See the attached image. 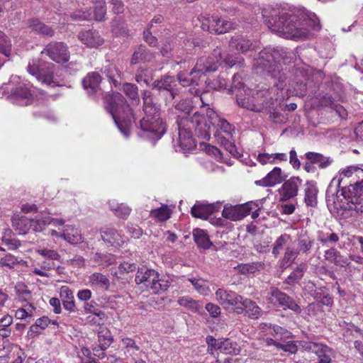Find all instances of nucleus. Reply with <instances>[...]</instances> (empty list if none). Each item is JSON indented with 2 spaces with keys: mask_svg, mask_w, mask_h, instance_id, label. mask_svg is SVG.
Instances as JSON below:
<instances>
[{
  "mask_svg": "<svg viewBox=\"0 0 363 363\" xmlns=\"http://www.w3.org/2000/svg\"><path fill=\"white\" fill-rule=\"evenodd\" d=\"M313 244V240L306 235H301L298 239V247L296 248L298 253L307 254L311 249Z\"/></svg>",
  "mask_w": 363,
  "mask_h": 363,
  "instance_id": "nucleus-44",
  "label": "nucleus"
},
{
  "mask_svg": "<svg viewBox=\"0 0 363 363\" xmlns=\"http://www.w3.org/2000/svg\"><path fill=\"white\" fill-rule=\"evenodd\" d=\"M324 257L326 260L340 267H350L351 262L348 257L341 255L335 248H330L325 252Z\"/></svg>",
  "mask_w": 363,
  "mask_h": 363,
  "instance_id": "nucleus-18",
  "label": "nucleus"
},
{
  "mask_svg": "<svg viewBox=\"0 0 363 363\" xmlns=\"http://www.w3.org/2000/svg\"><path fill=\"white\" fill-rule=\"evenodd\" d=\"M104 100L105 108L112 116L117 127L128 138L135 123V117L127 100L118 92L106 94Z\"/></svg>",
  "mask_w": 363,
  "mask_h": 363,
  "instance_id": "nucleus-3",
  "label": "nucleus"
},
{
  "mask_svg": "<svg viewBox=\"0 0 363 363\" xmlns=\"http://www.w3.org/2000/svg\"><path fill=\"white\" fill-rule=\"evenodd\" d=\"M38 253L51 260H58L60 257V255L55 250H52L43 249L38 250Z\"/></svg>",
  "mask_w": 363,
  "mask_h": 363,
  "instance_id": "nucleus-61",
  "label": "nucleus"
},
{
  "mask_svg": "<svg viewBox=\"0 0 363 363\" xmlns=\"http://www.w3.org/2000/svg\"><path fill=\"white\" fill-rule=\"evenodd\" d=\"M277 349L284 350L291 354H296L298 351V346L294 341H289L286 344L277 345Z\"/></svg>",
  "mask_w": 363,
  "mask_h": 363,
  "instance_id": "nucleus-59",
  "label": "nucleus"
},
{
  "mask_svg": "<svg viewBox=\"0 0 363 363\" xmlns=\"http://www.w3.org/2000/svg\"><path fill=\"white\" fill-rule=\"evenodd\" d=\"M122 90L128 99L135 104L140 103L138 87L133 83L125 82L123 84Z\"/></svg>",
  "mask_w": 363,
  "mask_h": 363,
  "instance_id": "nucleus-36",
  "label": "nucleus"
},
{
  "mask_svg": "<svg viewBox=\"0 0 363 363\" xmlns=\"http://www.w3.org/2000/svg\"><path fill=\"white\" fill-rule=\"evenodd\" d=\"M11 43L6 35L0 30V52L6 57L11 55Z\"/></svg>",
  "mask_w": 363,
  "mask_h": 363,
  "instance_id": "nucleus-47",
  "label": "nucleus"
},
{
  "mask_svg": "<svg viewBox=\"0 0 363 363\" xmlns=\"http://www.w3.org/2000/svg\"><path fill=\"white\" fill-rule=\"evenodd\" d=\"M177 302L180 306L188 308L189 309L194 312L197 311L199 309V306L198 303L191 298L180 297L178 299Z\"/></svg>",
  "mask_w": 363,
  "mask_h": 363,
  "instance_id": "nucleus-54",
  "label": "nucleus"
},
{
  "mask_svg": "<svg viewBox=\"0 0 363 363\" xmlns=\"http://www.w3.org/2000/svg\"><path fill=\"white\" fill-rule=\"evenodd\" d=\"M299 255L298 252L294 247L288 246L286 248L284 257L281 262V267L286 268L294 262Z\"/></svg>",
  "mask_w": 363,
  "mask_h": 363,
  "instance_id": "nucleus-41",
  "label": "nucleus"
},
{
  "mask_svg": "<svg viewBox=\"0 0 363 363\" xmlns=\"http://www.w3.org/2000/svg\"><path fill=\"white\" fill-rule=\"evenodd\" d=\"M128 231L131 235V237L135 239H138L143 234L142 229L137 225H128Z\"/></svg>",
  "mask_w": 363,
  "mask_h": 363,
  "instance_id": "nucleus-64",
  "label": "nucleus"
},
{
  "mask_svg": "<svg viewBox=\"0 0 363 363\" xmlns=\"http://www.w3.org/2000/svg\"><path fill=\"white\" fill-rule=\"evenodd\" d=\"M154 72L155 71L152 69L140 67L135 73V80L138 84L144 83L150 86V83L153 80Z\"/></svg>",
  "mask_w": 363,
  "mask_h": 363,
  "instance_id": "nucleus-33",
  "label": "nucleus"
},
{
  "mask_svg": "<svg viewBox=\"0 0 363 363\" xmlns=\"http://www.w3.org/2000/svg\"><path fill=\"white\" fill-rule=\"evenodd\" d=\"M348 203L345 210L354 211L358 213H363V197L347 199Z\"/></svg>",
  "mask_w": 363,
  "mask_h": 363,
  "instance_id": "nucleus-48",
  "label": "nucleus"
},
{
  "mask_svg": "<svg viewBox=\"0 0 363 363\" xmlns=\"http://www.w3.org/2000/svg\"><path fill=\"white\" fill-rule=\"evenodd\" d=\"M262 16L272 32L295 40L307 39L310 29L318 31L321 28L317 16L304 10L272 9L269 11L264 10Z\"/></svg>",
  "mask_w": 363,
  "mask_h": 363,
  "instance_id": "nucleus-1",
  "label": "nucleus"
},
{
  "mask_svg": "<svg viewBox=\"0 0 363 363\" xmlns=\"http://www.w3.org/2000/svg\"><path fill=\"white\" fill-rule=\"evenodd\" d=\"M251 45V42L241 35L233 36L229 43V47L231 50L242 53L248 51Z\"/></svg>",
  "mask_w": 363,
  "mask_h": 363,
  "instance_id": "nucleus-27",
  "label": "nucleus"
},
{
  "mask_svg": "<svg viewBox=\"0 0 363 363\" xmlns=\"http://www.w3.org/2000/svg\"><path fill=\"white\" fill-rule=\"evenodd\" d=\"M62 236L65 240L73 245L83 242L82 235L72 225H67Z\"/></svg>",
  "mask_w": 363,
  "mask_h": 363,
  "instance_id": "nucleus-35",
  "label": "nucleus"
},
{
  "mask_svg": "<svg viewBox=\"0 0 363 363\" xmlns=\"http://www.w3.org/2000/svg\"><path fill=\"white\" fill-rule=\"evenodd\" d=\"M92 13L88 11H76L71 14L73 21H91Z\"/></svg>",
  "mask_w": 363,
  "mask_h": 363,
  "instance_id": "nucleus-58",
  "label": "nucleus"
},
{
  "mask_svg": "<svg viewBox=\"0 0 363 363\" xmlns=\"http://www.w3.org/2000/svg\"><path fill=\"white\" fill-rule=\"evenodd\" d=\"M286 51L280 49H264L259 54L255 66L262 72L274 73L281 60L288 58Z\"/></svg>",
  "mask_w": 363,
  "mask_h": 363,
  "instance_id": "nucleus-6",
  "label": "nucleus"
},
{
  "mask_svg": "<svg viewBox=\"0 0 363 363\" xmlns=\"http://www.w3.org/2000/svg\"><path fill=\"white\" fill-rule=\"evenodd\" d=\"M179 146L183 150H191L195 147L190 128H194L195 134L201 138L209 140L211 138V127L208 124L204 113L196 111L189 118H177Z\"/></svg>",
  "mask_w": 363,
  "mask_h": 363,
  "instance_id": "nucleus-2",
  "label": "nucleus"
},
{
  "mask_svg": "<svg viewBox=\"0 0 363 363\" xmlns=\"http://www.w3.org/2000/svg\"><path fill=\"white\" fill-rule=\"evenodd\" d=\"M216 299L219 303L228 307L232 304H235L238 301L241 300V296L231 291H226L223 289H218L216 292Z\"/></svg>",
  "mask_w": 363,
  "mask_h": 363,
  "instance_id": "nucleus-22",
  "label": "nucleus"
},
{
  "mask_svg": "<svg viewBox=\"0 0 363 363\" xmlns=\"http://www.w3.org/2000/svg\"><path fill=\"white\" fill-rule=\"evenodd\" d=\"M175 108L183 112L185 115H187V116L185 117L186 118H189L191 117L189 113L193 110V106L191 105V102L189 100L184 99L178 102L175 106Z\"/></svg>",
  "mask_w": 363,
  "mask_h": 363,
  "instance_id": "nucleus-53",
  "label": "nucleus"
},
{
  "mask_svg": "<svg viewBox=\"0 0 363 363\" xmlns=\"http://www.w3.org/2000/svg\"><path fill=\"white\" fill-rule=\"evenodd\" d=\"M242 303L244 307L237 308L238 314L245 313V315L252 319H257L261 315L262 311L255 301L247 298Z\"/></svg>",
  "mask_w": 363,
  "mask_h": 363,
  "instance_id": "nucleus-23",
  "label": "nucleus"
},
{
  "mask_svg": "<svg viewBox=\"0 0 363 363\" xmlns=\"http://www.w3.org/2000/svg\"><path fill=\"white\" fill-rule=\"evenodd\" d=\"M203 30L213 34H223L234 29V23L230 21L221 18L218 15H208L201 23Z\"/></svg>",
  "mask_w": 363,
  "mask_h": 363,
  "instance_id": "nucleus-8",
  "label": "nucleus"
},
{
  "mask_svg": "<svg viewBox=\"0 0 363 363\" xmlns=\"http://www.w3.org/2000/svg\"><path fill=\"white\" fill-rule=\"evenodd\" d=\"M150 216L160 221H164L170 218L169 209L167 205H162L160 208L152 210Z\"/></svg>",
  "mask_w": 363,
  "mask_h": 363,
  "instance_id": "nucleus-45",
  "label": "nucleus"
},
{
  "mask_svg": "<svg viewBox=\"0 0 363 363\" xmlns=\"http://www.w3.org/2000/svg\"><path fill=\"white\" fill-rule=\"evenodd\" d=\"M18 263L17 258L11 254L6 255L5 257L0 259V265L1 267H6L9 269L13 268Z\"/></svg>",
  "mask_w": 363,
  "mask_h": 363,
  "instance_id": "nucleus-55",
  "label": "nucleus"
},
{
  "mask_svg": "<svg viewBox=\"0 0 363 363\" xmlns=\"http://www.w3.org/2000/svg\"><path fill=\"white\" fill-rule=\"evenodd\" d=\"M206 116L208 118L206 121L211 129L213 128L214 131H220L222 134L224 133L226 136H232L233 125L225 119L220 118L212 108H208L206 109Z\"/></svg>",
  "mask_w": 363,
  "mask_h": 363,
  "instance_id": "nucleus-11",
  "label": "nucleus"
},
{
  "mask_svg": "<svg viewBox=\"0 0 363 363\" xmlns=\"http://www.w3.org/2000/svg\"><path fill=\"white\" fill-rule=\"evenodd\" d=\"M84 308L86 313H93L101 320H104L106 318V313L97 307L94 301L85 303Z\"/></svg>",
  "mask_w": 363,
  "mask_h": 363,
  "instance_id": "nucleus-49",
  "label": "nucleus"
},
{
  "mask_svg": "<svg viewBox=\"0 0 363 363\" xmlns=\"http://www.w3.org/2000/svg\"><path fill=\"white\" fill-rule=\"evenodd\" d=\"M52 61L57 63H65L69 60V52L67 45L62 42L52 41L42 50Z\"/></svg>",
  "mask_w": 363,
  "mask_h": 363,
  "instance_id": "nucleus-10",
  "label": "nucleus"
},
{
  "mask_svg": "<svg viewBox=\"0 0 363 363\" xmlns=\"http://www.w3.org/2000/svg\"><path fill=\"white\" fill-rule=\"evenodd\" d=\"M245 208L243 206H225L222 215L224 218L232 220H240L245 218Z\"/></svg>",
  "mask_w": 363,
  "mask_h": 363,
  "instance_id": "nucleus-32",
  "label": "nucleus"
},
{
  "mask_svg": "<svg viewBox=\"0 0 363 363\" xmlns=\"http://www.w3.org/2000/svg\"><path fill=\"white\" fill-rule=\"evenodd\" d=\"M284 181L281 187L278 190L279 200L281 201H286L296 197L302 182L298 177H292Z\"/></svg>",
  "mask_w": 363,
  "mask_h": 363,
  "instance_id": "nucleus-12",
  "label": "nucleus"
},
{
  "mask_svg": "<svg viewBox=\"0 0 363 363\" xmlns=\"http://www.w3.org/2000/svg\"><path fill=\"white\" fill-rule=\"evenodd\" d=\"M306 159L312 164H318L320 169H325L330 166L333 160L330 157H325L320 153L308 152L305 154Z\"/></svg>",
  "mask_w": 363,
  "mask_h": 363,
  "instance_id": "nucleus-30",
  "label": "nucleus"
},
{
  "mask_svg": "<svg viewBox=\"0 0 363 363\" xmlns=\"http://www.w3.org/2000/svg\"><path fill=\"white\" fill-rule=\"evenodd\" d=\"M60 297L64 308L69 312H75L76 306L72 291L67 286L60 288Z\"/></svg>",
  "mask_w": 363,
  "mask_h": 363,
  "instance_id": "nucleus-28",
  "label": "nucleus"
},
{
  "mask_svg": "<svg viewBox=\"0 0 363 363\" xmlns=\"http://www.w3.org/2000/svg\"><path fill=\"white\" fill-rule=\"evenodd\" d=\"M311 295L318 301L325 306H331L333 303L332 298L330 296L327 290L324 288H318L312 290Z\"/></svg>",
  "mask_w": 363,
  "mask_h": 363,
  "instance_id": "nucleus-38",
  "label": "nucleus"
},
{
  "mask_svg": "<svg viewBox=\"0 0 363 363\" xmlns=\"http://www.w3.org/2000/svg\"><path fill=\"white\" fill-rule=\"evenodd\" d=\"M269 297L268 299L269 301L278 306H284L285 298H286L287 294L279 290L277 287H271L269 291Z\"/></svg>",
  "mask_w": 363,
  "mask_h": 363,
  "instance_id": "nucleus-39",
  "label": "nucleus"
},
{
  "mask_svg": "<svg viewBox=\"0 0 363 363\" xmlns=\"http://www.w3.org/2000/svg\"><path fill=\"white\" fill-rule=\"evenodd\" d=\"M318 240L322 244H325L328 242H337L339 241V236L335 233H331L329 234L320 233L318 235Z\"/></svg>",
  "mask_w": 363,
  "mask_h": 363,
  "instance_id": "nucleus-56",
  "label": "nucleus"
},
{
  "mask_svg": "<svg viewBox=\"0 0 363 363\" xmlns=\"http://www.w3.org/2000/svg\"><path fill=\"white\" fill-rule=\"evenodd\" d=\"M286 179V176L283 175V172L280 167H274L270 171L266 177L260 180H257L255 184L257 186L264 187H272L277 184H280Z\"/></svg>",
  "mask_w": 363,
  "mask_h": 363,
  "instance_id": "nucleus-15",
  "label": "nucleus"
},
{
  "mask_svg": "<svg viewBox=\"0 0 363 363\" xmlns=\"http://www.w3.org/2000/svg\"><path fill=\"white\" fill-rule=\"evenodd\" d=\"M150 28H147L146 30L143 32V38L144 40L150 46L155 47L157 44V38L152 35L151 31L150 30Z\"/></svg>",
  "mask_w": 363,
  "mask_h": 363,
  "instance_id": "nucleus-63",
  "label": "nucleus"
},
{
  "mask_svg": "<svg viewBox=\"0 0 363 363\" xmlns=\"http://www.w3.org/2000/svg\"><path fill=\"white\" fill-rule=\"evenodd\" d=\"M315 353L318 357V363H331V349L327 345L320 344Z\"/></svg>",
  "mask_w": 363,
  "mask_h": 363,
  "instance_id": "nucleus-43",
  "label": "nucleus"
},
{
  "mask_svg": "<svg viewBox=\"0 0 363 363\" xmlns=\"http://www.w3.org/2000/svg\"><path fill=\"white\" fill-rule=\"evenodd\" d=\"M205 83L208 89L213 90H224L227 89L228 86L226 79L221 75L213 80L206 79Z\"/></svg>",
  "mask_w": 363,
  "mask_h": 363,
  "instance_id": "nucleus-42",
  "label": "nucleus"
},
{
  "mask_svg": "<svg viewBox=\"0 0 363 363\" xmlns=\"http://www.w3.org/2000/svg\"><path fill=\"white\" fill-rule=\"evenodd\" d=\"M28 27L36 33L44 36L52 37L55 34V31L51 27L40 21L38 19H30L28 21Z\"/></svg>",
  "mask_w": 363,
  "mask_h": 363,
  "instance_id": "nucleus-29",
  "label": "nucleus"
},
{
  "mask_svg": "<svg viewBox=\"0 0 363 363\" xmlns=\"http://www.w3.org/2000/svg\"><path fill=\"white\" fill-rule=\"evenodd\" d=\"M100 233L102 240L110 245H120L122 242L121 236L115 228L104 227L101 228Z\"/></svg>",
  "mask_w": 363,
  "mask_h": 363,
  "instance_id": "nucleus-24",
  "label": "nucleus"
},
{
  "mask_svg": "<svg viewBox=\"0 0 363 363\" xmlns=\"http://www.w3.org/2000/svg\"><path fill=\"white\" fill-rule=\"evenodd\" d=\"M219 350L226 354L238 355L240 352V347L238 344L229 338H221Z\"/></svg>",
  "mask_w": 363,
  "mask_h": 363,
  "instance_id": "nucleus-31",
  "label": "nucleus"
},
{
  "mask_svg": "<svg viewBox=\"0 0 363 363\" xmlns=\"http://www.w3.org/2000/svg\"><path fill=\"white\" fill-rule=\"evenodd\" d=\"M341 195L346 199L363 197V179L347 188H342Z\"/></svg>",
  "mask_w": 363,
  "mask_h": 363,
  "instance_id": "nucleus-25",
  "label": "nucleus"
},
{
  "mask_svg": "<svg viewBox=\"0 0 363 363\" xmlns=\"http://www.w3.org/2000/svg\"><path fill=\"white\" fill-rule=\"evenodd\" d=\"M32 97V94L28 88L19 86L13 89L8 98L13 103L21 106L28 105V101Z\"/></svg>",
  "mask_w": 363,
  "mask_h": 363,
  "instance_id": "nucleus-17",
  "label": "nucleus"
},
{
  "mask_svg": "<svg viewBox=\"0 0 363 363\" xmlns=\"http://www.w3.org/2000/svg\"><path fill=\"white\" fill-rule=\"evenodd\" d=\"M101 82V75L96 72H91L82 80L83 88L87 91L89 94H93L96 92Z\"/></svg>",
  "mask_w": 363,
  "mask_h": 363,
  "instance_id": "nucleus-21",
  "label": "nucleus"
},
{
  "mask_svg": "<svg viewBox=\"0 0 363 363\" xmlns=\"http://www.w3.org/2000/svg\"><path fill=\"white\" fill-rule=\"evenodd\" d=\"M220 208L219 203H206L197 201L191 209V213L194 218L208 219L215 211Z\"/></svg>",
  "mask_w": 363,
  "mask_h": 363,
  "instance_id": "nucleus-14",
  "label": "nucleus"
},
{
  "mask_svg": "<svg viewBox=\"0 0 363 363\" xmlns=\"http://www.w3.org/2000/svg\"><path fill=\"white\" fill-rule=\"evenodd\" d=\"M205 58L211 59L212 61L218 62V66L216 71L218 70L219 67L224 64L228 67H233L235 65H238L240 67L243 65V59L240 57H233L230 55L223 56L220 48L217 47L213 50L211 55Z\"/></svg>",
  "mask_w": 363,
  "mask_h": 363,
  "instance_id": "nucleus-13",
  "label": "nucleus"
},
{
  "mask_svg": "<svg viewBox=\"0 0 363 363\" xmlns=\"http://www.w3.org/2000/svg\"><path fill=\"white\" fill-rule=\"evenodd\" d=\"M92 13L91 20H96L98 21H103L106 14V7L103 4H99L96 6L92 10L89 11Z\"/></svg>",
  "mask_w": 363,
  "mask_h": 363,
  "instance_id": "nucleus-52",
  "label": "nucleus"
},
{
  "mask_svg": "<svg viewBox=\"0 0 363 363\" xmlns=\"http://www.w3.org/2000/svg\"><path fill=\"white\" fill-rule=\"evenodd\" d=\"M130 211L131 209L130 208L121 204L115 209V214L118 218H126L130 213Z\"/></svg>",
  "mask_w": 363,
  "mask_h": 363,
  "instance_id": "nucleus-62",
  "label": "nucleus"
},
{
  "mask_svg": "<svg viewBox=\"0 0 363 363\" xmlns=\"http://www.w3.org/2000/svg\"><path fill=\"white\" fill-rule=\"evenodd\" d=\"M188 281L191 283L194 288L200 293L206 291V281L202 279L189 278Z\"/></svg>",
  "mask_w": 363,
  "mask_h": 363,
  "instance_id": "nucleus-60",
  "label": "nucleus"
},
{
  "mask_svg": "<svg viewBox=\"0 0 363 363\" xmlns=\"http://www.w3.org/2000/svg\"><path fill=\"white\" fill-rule=\"evenodd\" d=\"M55 65L52 63L44 62L38 64L35 60L29 62L27 70L33 76L42 83L51 85L55 84L57 85L54 80Z\"/></svg>",
  "mask_w": 363,
  "mask_h": 363,
  "instance_id": "nucleus-7",
  "label": "nucleus"
},
{
  "mask_svg": "<svg viewBox=\"0 0 363 363\" xmlns=\"http://www.w3.org/2000/svg\"><path fill=\"white\" fill-rule=\"evenodd\" d=\"M193 237L195 242L200 248L208 249L212 243L210 241L207 233L200 228H196L193 230Z\"/></svg>",
  "mask_w": 363,
  "mask_h": 363,
  "instance_id": "nucleus-34",
  "label": "nucleus"
},
{
  "mask_svg": "<svg viewBox=\"0 0 363 363\" xmlns=\"http://www.w3.org/2000/svg\"><path fill=\"white\" fill-rule=\"evenodd\" d=\"M79 39L88 47L95 48L101 45L104 40L96 30H85L79 33Z\"/></svg>",
  "mask_w": 363,
  "mask_h": 363,
  "instance_id": "nucleus-19",
  "label": "nucleus"
},
{
  "mask_svg": "<svg viewBox=\"0 0 363 363\" xmlns=\"http://www.w3.org/2000/svg\"><path fill=\"white\" fill-rule=\"evenodd\" d=\"M306 270V266L301 264L296 267L294 271L285 279V283L289 285H294L299 282L303 278L304 272Z\"/></svg>",
  "mask_w": 363,
  "mask_h": 363,
  "instance_id": "nucleus-40",
  "label": "nucleus"
},
{
  "mask_svg": "<svg viewBox=\"0 0 363 363\" xmlns=\"http://www.w3.org/2000/svg\"><path fill=\"white\" fill-rule=\"evenodd\" d=\"M289 238V235L283 234L277 239L272 248V254L275 257H277L280 254V252L283 250Z\"/></svg>",
  "mask_w": 363,
  "mask_h": 363,
  "instance_id": "nucleus-50",
  "label": "nucleus"
},
{
  "mask_svg": "<svg viewBox=\"0 0 363 363\" xmlns=\"http://www.w3.org/2000/svg\"><path fill=\"white\" fill-rule=\"evenodd\" d=\"M284 306H281L284 309L288 308L296 313H301V307L296 303L295 300L289 296H286V298H285L284 303H283Z\"/></svg>",
  "mask_w": 363,
  "mask_h": 363,
  "instance_id": "nucleus-57",
  "label": "nucleus"
},
{
  "mask_svg": "<svg viewBox=\"0 0 363 363\" xmlns=\"http://www.w3.org/2000/svg\"><path fill=\"white\" fill-rule=\"evenodd\" d=\"M51 223V218L45 216L40 219H31L30 225L34 231L41 232L45 229V225Z\"/></svg>",
  "mask_w": 363,
  "mask_h": 363,
  "instance_id": "nucleus-46",
  "label": "nucleus"
},
{
  "mask_svg": "<svg viewBox=\"0 0 363 363\" xmlns=\"http://www.w3.org/2000/svg\"><path fill=\"white\" fill-rule=\"evenodd\" d=\"M169 286L170 282L168 280L160 279V277H158V280L157 281H154L152 285H151V289L154 291V293L160 294L166 291L169 289Z\"/></svg>",
  "mask_w": 363,
  "mask_h": 363,
  "instance_id": "nucleus-51",
  "label": "nucleus"
},
{
  "mask_svg": "<svg viewBox=\"0 0 363 363\" xmlns=\"http://www.w3.org/2000/svg\"><path fill=\"white\" fill-rule=\"evenodd\" d=\"M304 201L307 206L315 207L317 206V194L318 189L313 181H308L306 183Z\"/></svg>",
  "mask_w": 363,
  "mask_h": 363,
  "instance_id": "nucleus-26",
  "label": "nucleus"
},
{
  "mask_svg": "<svg viewBox=\"0 0 363 363\" xmlns=\"http://www.w3.org/2000/svg\"><path fill=\"white\" fill-rule=\"evenodd\" d=\"M150 87L165 95L166 99L169 101H172L178 94L176 79L169 75H164L160 79L155 80Z\"/></svg>",
  "mask_w": 363,
  "mask_h": 363,
  "instance_id": "nucleus-9",
  "label": "nucleus"
},
{
  "mask_svg": "<svg viewBox=\"0 0 363 363\" xmlns=\"http://www.w3.org/2000/svg\"><path fill=\"white\" fill-rule=\"evenodd\" d=\"M158 277L160 274L155 269L143 267L138 269L135 281L137 284H145L147 287L151 289V285L158 280Z\"/></svg>",
  "mask_w": 363,
  "mask_h": 363,
  "instance_id": "nucleus-16",
  "label": "nucleus"
},
{
  "mask_svg": "<svg viewBox=\"0 0 363 363\" xmlns=\"http://www.w3.org/2000/svg\"><path fill=\"white\" fill-rule=\"evenodd\" d=\"M144 117L140 125L143 131L150 133L154 140L160 139L166 131L165 123L160 116V106L155 102L143 104Z\"/></svg>",
  "mask_w": 363,
  "mask_h": 363,
  "instance_id": "nucleus-4",
  "label": "nucleus"
},
{
  "mask_svg": "<svg viewBox=\"0 0 363 363\" xmlns=\"http://www.w3.org/2000/svg\"><path fill=\"white\" fill-rule=\"evenodd\" d=\"M89 279L92 286H96L105 290L109 288V279L106 275L101 273L95 272L89 277Z\"/></svg>",
  "mask_w": 363,
  "mask_h": 363,
  "instance_id": "nucleus-37",
  "label": "nucleus"
},
{
  "mask_svg": "<svg viewBox=\"0 0 363 363\" xmlns=\"http://www.w3.org/2000/svg\"><path fill=\"white\" fill-rule=\"evenodd\" d=\"M218 62L201 57L198 59L194 68L189 72H180L177 80L182 86H198L202 77L216 72Z\"/></svg>",
  "mask_w": 363,
  "mask_h": 363,
  "instance_id": "nucleus-5",
  "label": "nucleus"
},
{
  "mask_svg": "<svg viewBox=\"0 0 363 363\" xmlns=\"http://www.w3.org/2000/svg\"><path fill=\"white\" fill-rule=\"evenodd\" d=\"M154 57L153 53L151 52L146 46L143 45H138L134 50L130 63V65H136L140 62H150Z\"/></svg>",
  "mask_w": 363,
  "mask_h": 363,
  "instance_id": "nucleus-20",
  "label": "nucleus"
}]
</instances>
